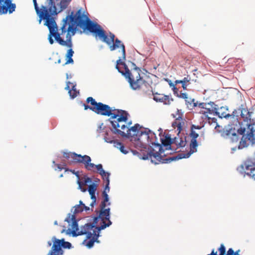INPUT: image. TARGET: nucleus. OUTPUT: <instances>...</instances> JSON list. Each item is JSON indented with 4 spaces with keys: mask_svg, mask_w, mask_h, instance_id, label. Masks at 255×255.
I'll return each mask as SVG.
<instances>
[{
    "mask_svg": "<svg viewBox=\"0 0 255 255\" xmlns=\"http://www.w3.org/2000/svg\"><path fill=\"white\" fill-rule=\"evenodd\" d=\"M173 118H175V116H174L173 114Z\"/></svg>",
    "mask_w": 255,
    "mask_h": 255,
    "instance_id": "nucleus-51",
    "label": "nucleus"
},
{
    "mask_svg": "<svg viewBox=\"0 0 255 255\" xmlns=\"http://www.w3.org/2000/svg\"><path fill=\"white\" fill-rule=\"evenodd\" d=\"M97 172L102 176L103 180L106 182L105 186L108 188L110 184L109 176L110 173L106 172L103 168V166L101 164H99L97 166Z\"/></svg>",
    "mask_w": 255,
    "mask_h": 255,
    "instance_id": "nucleus-22",
    "label": "nucleus"
},
{
    "mask_svg": "<svg viewBox=\"0 0 255 255\" xmlns=\"http://www.w3.org/2000/svg\"><path fill=\"white\" fill-rule=\"evenodd\" d=\"M35 0H33L34 3H35Z\"/></svg>",
    "mask_w": 255,
    "mask_h": 255,
    "instance_id": "nucleus-49",
    "label": "nucleus"
},
{
    "mask_svg": "<svg viewBox=\"0 0 255 255\" xmlns=\"http://www.w3.org/2000/svg\"><path fill=\"white\" fill-rule=\"evenodd\" d=\"M160 161L168 160L169 155H171L175 150L174 145V138L169 134V131H165L163 134L160 132Z\"/></svg>",
    "mask_w": 255,
    "mask_h": 255,
    "instance_id": "nucleus-9",
    "label": "nucleus"
},
{
    "mask_svg": "<svg viewBox=\"0 0 255 255\" xmlns=\"http://www.w3.org/2000/svg\"><path fill=\"white\" fill-rule=\"evenodd\" d=\"M63 25L61 28V33L63 34L68 31L67 36L69 35V32L74 30L75 28L81 29L83 31H88L92 33L97 39H99L103 42H110L106 40L105 30L97 22L91 20L89 17H66L63 19Z\"/></svg>",
    "mask_w": 255,
    "mask_h": 255,
    "instance_id": "nucleus-3",
    "label": "nucleus"
},
{
    "mask_svg": "<svg viewBox=\"0 0 255 255\" xmlns=\"http://www.w3.org/2000/svg\"><path fill=\"white\" fill-rule=\"evenodd\" d=\"M15 8L16 5L12 3V0H5L2 5H0V15L7 13L11 14Z\"/></svg>",
    "mask_w": 255,
    "mask_h": 255,
    "instance_id": "nucleus-16",
    "label": "nucleus"
},
{
    "mask_svg": "<svg viewBox=\"0 0 255 255\" xmlns=\"http://www.w3.org/2000/svg\"><path fill=\"white\" fill-rule=\"evenodd\" d=\"M89 13L86 8L77 7L72 11H69L67 16H88Z\"/></svg>",
    "mask_w": 255,
    "mask_h": 255,
    "instance_id": "nucleus-23",
    "label": "nucleus"
},
{
    "mask_svg": "<svg viewBox=\"0 0 255 255\" xmlns=\"http://www.w3.org/2000/svg\"><path fill=\"white\" fill-rule=\"evenodd\" d=\"M217 255L216 253H214V251H212V253L210 255ZM227 255H235L234 251L232 249H229L227 252Z\"/></svg>",
    "mask_w": 255,
    "mask_h": 255,
    "instance_id": "nucleus-39",
    "label": "nucleus"
},
{
    "mask_svg": "<svg viewBox=\"0 0 255 255\" xmlns=\"http://www.w3.org/2000/svg\"><path fill=\"white\" fill-rule=\"evenodd\" d=\"M129 126H128V128L126 130V136L128 137H132L134 139V137H136L143 128L141 127L139 124H136L133 126L129 128Z\"/></svg>",
    "mask_w": 255,
    "mask_h": 255,
    "instance_id": "nucleus-20",
    "label": "nucleus"
},
{
    "mask_svg": "<svg viewBox=\"0 0 255 255\" xmlns=\"http://www.w3.org/2000/svg\"><path fill=\"white\" fill-rule=\"evenodd\" d=\"M52 241L53 246L48 255H62L63 251L62 247L64 249H70L72 246L70 243L65 242L64 239L59 240L56 239L55 237H53Z\"/></svg>",
    "mask_w": 255,
    "mask_h": 255,
    "instance_id": "nucleus-12",
    "label": "nucleus"
},
{
    "mask_svg": "<svg viewBox=\"0 0 255 255\" xmlns=\"http://www.w3.org/2000/svg\"><path fill=\"white\" fill-rule=\"evenodd\" d=\"M73 54H74V51H73V50L71 48L69 49L68 50L67 53L66 54V57H67V60L65 63V64L73 63L74 61H73V59L72 58V57L73 56Z\"/></svg>",
    "mask_w": 255,
    "mask_h": 255,
    "instance_id": "nucleus-34",
    "label": "nucleus"
},
{
    "mask_svg": "<svg viewBox=\"0 0 255 255\" xmlns=\"http://www.w3.org/2000/svg\"><path fill=\"white\" fill-rule=\"evenodd\" d=\"M70 171H71L73 173L76 175V176L78 177V180L77 181V183L79 186V188L81 190V191L85 192L86 191L87 189L86 188H84L83 187V186L85 185L86 184L89 182H92V180L90 177H86L85 178V180L84 182H82L80 180V177L79 175L77 172H75L74 170L72 171V170H70Z\"/></svg>",
    "mask_w": 255,
    "mask_h": 255,
    "instance_id": "nucleus-28",
    "label": "nucleus"
},
{
    "mask_svg": "<svg viewBox=\"0 0 255 255\" xmlns=\"http://www.w3.org/2000/svg\"><path fill=\"white\" fill-rule=\"evenodd\" d=\"M118 147L119 148L120 150L124 154H127L128 153V151L125 149V147L124 144L120 142H117Z\"/></svg>",
    "mask_w": 255,
    "mask_h": 255,
    "instance_id": "nucleus-37",
    "label": "nucleus"
},
{
    "mask_svg": "<svg viewBox=\"0 0 255 255\" xmlns=\"http://www.w3.org/2000/svg\"><path fill=\"white\" fill-rule=\"evenodd\" d=\"M246 129L245 128H241L238 130V133L241 135H243V137L245 136V138L246 137V133H245Z\"/></svg>",
    "mask_w": 255,
    "mask_h": 255,
    "instance_id": "nucleus-40",
    "label": "nucleus"
},
{
    "mask_svg": "<svg viewBox=\"0 0 255 255\" xmlns=\"http://www.w3.org/2000/svg\"><path fill=\"white\" fill-rule=\"evenodd\" d=\"M131 140L134 141L135 147L140 149L142 159H150L152 163L158 164L159 163V143L157 138L149 129L143 128Z\"/></svg>",
    "mask_w": 255,
    "mask_h": 255,
    "instance_id": "nucleus-2",
    "label": "nucleus"
},
{
    "mask_svg": "<svg viewBox=\"0 0 255 255\" xmlns=\"http://www.w3.org/2000/svg\"><path fill=\"white\" fill-rule=\"evenodd\" d=\"M39 23H40L41 20H45V24L48 27L49 30L48 35V40L50 44H53L54 40L52 36L55 38V40L58 42L59 44L62 46H67L69 47L72 46L71 40L68 42L65 41L60 37V34L58 32V26L55 22L56 17H39Z\"/></svg>",
    "mask_w": 255,
    "mask_h": 255,
    "instance_id": "nucleus-7",
    "label": "nucleus"
},
{
    "mask_svg": "<svg viewBox=\"0 0 255 255\" xmlns=\"http://www.w3.org/2000/svg\"><path fill=\"white\" fill-rule=\"evenodd\" d=\"M174 145L175 146V150L178 148L181 147H184L186 143V137L185 136H180V134L178 135V137L174 138Z\"/></svg>",
    "mask_w": 255,
    "mask_h": 255,
    "instance_id": "nucleus-26",
    "label": "nucleus"
},
{
    "mask_svg": "<svg viewBox=\"0 0 255 255\" xmlns=\"http://www.w3.org/2000/svg\"><path fill=\"white\" fill-rule=\"evenodd\" d=\"M54 224H55V225H57V221H55V222H54Z\"/></svg>",
    "mask_w": 255,
    "mask_h": 255,
    "instance_id": "nucleus-48",
    "label": "nucleus"
},
{
    "mask_svg": "<svg viewBox=\"0 0 255 255\" xmlns=\"http://www.w3.org/2000/svg\"><path fill=\"white\" fill-rule=\"evenodd\" d=\"M105 34L106 36V40H108L110 42H105L107 44L110 46V49L111 51H113L115 50L116 48L119 47L122 48V56L123 59H125L126 58V50L124 44L122 43L121 41L117 38L115 40V35L111 33H109V35H108L106 31L105 30Z\"/></svg>",
    "mask_w": 255,
    "mask_h": 255,
    "instance_id": "nucleus-13",
    "label": "nucleus"
},
{
    "mask_svg": "<svg viewBox=\"0 0 255 255\" xmlns=\"http://www.w3.org/2000/svg\"><path fill=\"white\" fill-rule=\"evenodd\" d=\"M152 94L153 95V100L156 102L159 101V94L157 92H155V89L152 90Z\"/></svg>",
    "mask_w": 255,
    "mask_h": 255,
    "instance_id": "nucleus-38",
    "label": "nucleus"
},
{
    "mask_svg": "<svg viewBox=\"0 0 255 255\" xmlns=\"http://www.w3.org/2000/svg\"><path fill=\"white\" fill-rule=\"evenodd\" d=\"M83 106H84V110H87L88 109H90V106L88 105H86L85 104H83Z\"/></svg>",
    "mask_w": 255,
    "mask_h": 255,
    "instance_id": "nucleus-43",
    "label": "nucleus"
},
{
    "mask_svg": "<svg viewBox=\"0 0 255 255\" xmlns=\"http://www.w3.org/2000/svg\"><path fill=\"white\" fill-rule=\"evenodd\" d=\"M72 84V83L70 82H67V85L65 87V89L69 90V94L70 96L72 98H75L77 96L78 92L76 91V86L74 85L72 87V89L70 90V85Z\"/></svg>",
    "mask_w": 255,
    "mask_h": 255,
    "instance_id": "nucleus-32",
    "label": "nucleus"
},
{
    "mask_svg": "<svg viewBox=\"0 0 255 255\" xmlns=\"http://www.w3.org/2000/svg\"><path fill=\"white\" fill-rule=\"evenodd\" d=\"M71 0H62L60 3L57 5L58 6V8L56 6L46 7V6L44 5H41L39 7L36 3V0H35V3H34L35 9L38 16H55L65 9Z\"/></svg>",
    "mask_w": 255,
    "mask_h": 255,
    "instance_id": "nucleus-10",
    "label": "nucleus"
},
{
    "mask_svg": "<svg viewBox=\"0 0 255 255\" xmlns=\"http://www.w3.org/2000/svg\"><path fill=\"white\" fill-rule=\"evenodd\" d=\"M160 161L168 160L169 155H171L175 150L174 145V138L169 134V131H165L163 134L160 132Z\"/></svg>",
    "mask_w": 255,
    "mask_h": 255,
    "instance_id": "nucleus-8",
    "label": "nucleus"
},
{
    "mask_svg": "<svg viewBox=\"0 0 255 255\" xmlns=\"http://www.w3.org/2000/svg\"><path fill=\"white\" fill-rule=\"evenodd\" d=\"M244 166L247 170L250 171V175L253 171H255V161L253 158L246 161Z\"/></svg>",
    "mask_w": 255,
    "mask_h": 255,
    "instance_id": "nucleus-30",
    "label": "nucleus"
},
{
    "mask_svg": "<svg viewBox=\"0 0 255 255\" xmlns=\"http://www.w3.org/2000/svg\"><path fill=\"white\" fill-rule=\"evenodd\" d=\"M190 136L191 137V140L190 143V151L188 153V156L196 151V147L198 145L196 138L198 137V134L192 129L191 130Z\"/></svg>",
    "mask_w": 255,
    "mask_h": 255,
    "instance_id": "nucleus-21",
    "label": "nucleus"
},
{
    "mask_svg": "<svg viewBox=\"0 0 255 255\" xmlns=\"http://www.w3.org/2000/svg\"><path fill=\"white\" fill-rule=\"evenodd\" d=\"M86 102L90 104V110L95 112L96 110L95 109L98 106L99 103L97 102L92 97H88L86 99Z\"/></svg>",
    "mask_w": 255,
    "mask_h": 255,
    "instance_id": "nucleus-31",
    "label": "nucleus"
},
{
    "mask_svg": "<svg viewBox=\"0 0 255 255\" xmlns=\"http://www.w3.org/2000/svg\"><path fill=\"white\" fill-rule=\"evenodd\" d=\"M154 69H156V68L155 67H154Z\"/></svg>",
    "mask_w": 255,
    "mask_h": 255,
    "instance_id": "nucleus-52",
    "label": "nucleus"
},
{
    "mask_svg": "<svg viewBox=\"0 0 255 255\" xmlns=\"http://www.w3.org/2000/svg\"><path fill=\"white\" fill-rule=\"evenodd\" d=\"M79 161L78 163H83L84 165L85 168L88 170L95 171L94 169L96 168L97 169V165L91 163V158L88 155H82L81 158Z\"/></svg>",
    "mask_w": 255,
    "mask_h": 255,
    "instance_id": "nucleus-18",
    "label": "nucleus"
},
{
    "mask_svg": "<svg viewBox=\"0 0 255 255\" xmlns=\"http://www.w3.org/2000/svg\"><path fill=\"white\" fill-rule=\"evenodd\" d=\"M74 210L73 211V214H71L70 213H69L67 216H68L69 214H70L71 216L74 215L76 217L75 214L81 213L85 210V211H88L90 210V208L89 207H87L85 206V205L83 203L82 201H79V204L76 205L74 207ZM68 216H67V217ZM76 219V218H75Z\"/></svg>",
    "mask_w": 255,
    "mask_h": 255,
    "instance_id": "nucleus-29",
    "label": "nucleus"
},
{
    "mask_svg": "<svg viewBox=\"0 0 255 255\" xmlns=\"http://www.w3.org/2000/svg\"><path fill=\"white\" fill-rule=\"evenodd\" d=\"M220 255H224L225 253V248L223 245H221L219 249Z\"/></svg>",
    "mask_w": 255,
    "mask_h": 255,
    "instance_id": "nucleus-41",
    "label": "nucleus"
},
{
    "mask_svg": "<svg viewBox=\"0 0 255 255\" xmlns=\"http://www.w3.org/2000/svg\"><path fill=\"white\" fill-rule=\"evenodd\" d=\"M116 68L119 72L124 75L128 79L130 87L134 90L139 89L145 85V81L140 77V69L135 68L129 70L124 62L119 59L117 61Z\"/></svg>",
    "mask_w": 255,
    "mask_h": 255,
    "instance_id": "nucleus-4",
    "label": "nucleus"
},
{
    "mask_svg": "<svg viewBox=\"0 0 255 255\" xmlns=\"http://www.w3.org/2000/svg\"><path fill=\"white\" fill-rule=\"evenodd\" d=\"M177 115L178 117L172 122V127L177 132V135H179L185 130L187 122L182 118V114L180 110L177 111Z\"/></svg>",
    "mask_w": 255,
    "mask_h": 255,
    "instance_id": "nucleus-14",
    "label": "nucleus"
},
{
    "mask_svg": "<svg viewBox=\"0 0 255 255\" xmlns=\"http://www.w3.org/2000/svg\"><path fill=\"white\" fill-rule=\"evenodd\" d=\"M251 114L247 108H243L241 110V116L245 121L251 120Z\"/></svg>",
    "mask_w": 255,
    "mask_h": 255,
    "instance_id": "nucleus-33",
    "label": "nucleus"
},
{
    "mask_svg": "<svg viewBox=\"0 0 255 255\" xmlns=\"http://www.w3.org/2000/svg\"><path fill=\"white\" fill-rule=\"evenodd\" d=\"M97 185L95 183H93L89 186L88 191L91 195V198L92 200V202L90 203V206L94 207L96 202V197L95 196V192L97 190Z\"/></svg>",
    "mask_w": 255,
    "mask_h": 255,
    "instance_id": "nucleus-27",
    "label": "nucleus"
},
{
    "mask_svg": "<svg viewBox=\"0 0 255 255\" xmlns=\"http://www.w3.org/2000/svg\"><path fill=\"white\" fill-rule=\"evenodd\" d=\"M252 176L255 179V174H253Z\"/></svg>",
    "mask_w": 255,
    "mask_h": 255,
    "instance_id": "nucleus-47",
    "label": "nucleus"
},
{
    "mask_svg": "<svg viewBox=\"0 0 255 255\" xmlns=\"http://www.w3.org/2000/svg\"><path fill=\"white\" fill-rule=\"evenodd\" d=\"M222 116H223V117H226V115H223Z\"/></svg>",
    "mask_w": 255,
    "mask_h": 255,
    "instance_id": "nucleus-50",
    "label": "nucleus"
},
{
    "mask_svg": "<svg viewBox=\"0 0 255 255\" xmlns=\"http://www.w3.org/2000/svg\"><path fill=\"white\" fill-rule=\"evenodd\" d=\"M201 128V127L200 126H195L194 125H192L191 127V130H194L195 129H200Z\"/></svg>",
    "mask_w": 255,
    "mask_h": 255,
    "instance_id": "nucleus-42",
    "label": "nucleus"
},
{
    "mask_svg": "<svg viewBox=\"0 0 255 255\" xmlns=\"http://www.w3.org/2000/svg\"><path fill=\"white\" fill-rule=\"evenodd\" d=\"M172 90L174 92V94L176 95L177 97L183 99L187 98V94L182 93L183 91L187 90V87L184 88L182 86V84L179 83L178 80L175 81V84L173 86Z\"/></svg>",
    "mask_w": 255,
    "mask_h": 255,
    "instance_id": "nucleus-19",
    "label": "nucleus"
},
{
    "mask_svg": "<svg viewBox=\"0 0 255 255\" xmlns=\"http://www.w3.org/2000/svg\"><path fill=\"white\" fill-rule=\"evenodd\" d=\"M95 109L96 110L95 113L105 116H111V117L117 110H112L109 106L101 102H99L98 106Z\"/></svg>",
    "mask_w": 255,
    "mask_h": 255,
    "instance_id": "nucleus-15",
    "label": "nucleus"
},
{
    "mask_svg": "<svg viewBox=\"0 0 255 255\" xmlns=\"http://www.w3.org/2000/svg\"><path fill=\"white\" fill-rule=\"evenodd\" d=\"M128 114L123 110H117L111 117V123L114 129V133H118L123 136H126L127 129L131 122L128 123Z\"/></svg>",
    "mask_w": 255,
    "mask_h": 255,
    "instance_id": "nucleus-6",
    "label": "nucleus"
},
{
    "mask_svg": "<svg viewBox=\"0 0 255 255\" xmlns=\"http://www.w3.org/2000/svg\"><path fill=\"white\" fill-rule=\"evenodd\" d=\"M48 245L49 246H51V242L49 241L48 242Z\"/></svg>",
    "mask_w": 255,
    "mask_h": 255,
    "instance_id": "nucleus-46",
    "label": "nucleus"
},
{
    "mask_svg": "<svg viewBox=\"0 0 255 255\" xmlns=\"http://www.w3.org/2000/svg\"><path fill=\"white\" fill-rule=\"evenodd\" d=\"M4 1V0H0V5H2L1 3Z\"/></svg>",
    "mask_w": 255,
    "mask_h": 255,
    "instance_id": "nucleus-45",
    "label": "nucleus"
},
{
    "mask_svg": "<svg viewBox=\"0 0 255 255\" xmlns=\"http://www.w3.org/2000/svg\"><path fill=\"white\" fill-rule=\"evenodd\" d=\"M81 154H78L75 152H64L63 157L70 161L78 163L79 160L81 158Z\"/></svg>",
    "mask_w": 255,
    "mask_h": 255,
    "instance_id": "nucleus-25",
    "label": "nucleus"
},
{
    "mask_svg": "<svg viewBox=\"0 0 255 255\" xmlns=\"http://www.w3.org/2000/svg\"><path fill=\"white\" fill-rule=\"evenodd\" d=\"M240 63L241 60L240 59H236L234 58H230L225 63L224 67L222 69V70L234 72L238 70L237 66Z\"/></svg>",
    "mask_w": 255,
    "mask_h": 255,
    "instance_id": "nucleus-17",
    "label": "nucleus"
},
{
    "mask_svg": "<svg viewBox=\"0 0 255 255\" xmlns=\"http://www.w3.org/2000/svg\"><path fill=\"white\" fill-rule=\"evenodd\" d=\"M57 167L60 170H62L63 169V167H62L59 164H57Z\"/></svg>",
    "mask_w": 255,
    "mask_h": 255,
    "instance_id": "nucleus-44",
    "label": "nucleus"
},
{
    "mask_svg": "<svg viewBox=\"0 0 255 255\" xmlns=\"http://www.w3.org/2000/svg\"><path fill=\"white\" fill-rule=\"evenodd\" d=\"M173 101L172 98L169 96L163 95L160 98V102L165 105H169Z\"/></svg>",
    "mask_w": 255,
    "mask_h": 255,
    "instance_id": "nucleus-36",
    "label": "nucleus"
},
{
    "mask_svg": "<svg viewBox=\"0 0 255 255\" xmlns=\"http://www.w3.org/2000/svg\"><path fill=\"white\" fill-rule=\"evenodd\" d=\"M255 122L249 124L246 133L247 139L250 141H254L255 139Z\"/></svg>",
    "mask_w": 255,
    "mask_h": 255,
    "instance_id": "nucleus-24",
    "label": "nucleus"
},
{
    "mask_svg": "<svg viewBox=\"0 0 255 255\" xmlns=\"http://www.w3.org/2000/svg\"><path fill=\"white\" fill-rule=\"evenodd\" d=\"M65 221L68 223L69 226H70L71 228H68L66 230V227H64V229L61 231V233L66 231L67 234L72 233L74 237L86 235V239L83 241V244L88 248H92L95 242H99L98 238L99 237V232L112 224L111 221L106 223L101 221L100 226L99 227L91 223H87L81 226L79 229L78 221L76 220L74 215L71 216L70 214H69Z\"/></svg>",
    "mask_w": 255,
    "mask_h": 255,
    "instance_id": "nucleus-1",
    "label": "nucleus"
},
{
    "mask_svg": "<svg viewBox=\"0 0 255 255\" xmlns=\"http://www.w3.org/2000/svg\"><path fill=\"white\" fill-rule=\"evenodd\" d=\"M191 78L189 75H187V77H185L183 80H178L179 83L182 84V86L185 88L190 84Z\"/></svg>",
    "mask_w": 255,
    "mask_h": 255,
    "instance_id": "nucleus-35",
    "label": "nucleus"
},
{
    "mask_svg": "<svg viewBox=\"0 0 255 255\" xmlns=\"http://www.w3.org/2000/svg\"><path fill=\"white\" fill-rule=\"evenodd\" d=\"M109 186H108V188H107V186H105V189L102 192L103 201H102L100 205V211L99 216L95 218V222L98 220H100L102 222L104 221L106 223L111 221L110 220V209L109 208H105L107 204L108 205H110L111 204L110 202H109V199L108 195V192H109Z\"/></svg>",
    "mask_w": 255,
    "mask_h": 255,
    "instance_id": "nucleus-11",
    "label": "nucleus"
},
{
    "mask_svg": "<svg viewBox=\"0 0 255 255\" xmlns=\"http://www.w3.org/2000/svg\"><path fill=\"white\" fill-rule=\"evenodd\" d=\"M195 111L196 114L201 115L203 122L208 123L210 125L214 124L215 128L217 127V120L215 118H211L209 116L219 115L218 107L215 103L210 102L208 103H201L199 104H194Z\"/></svg>",
    "mask_w": 255,
    "mask_h": 255,
    "instance_id": "nucleus-5",
    "label": "nucleus"
}]
</instances>
